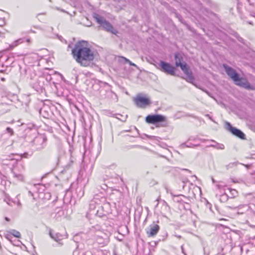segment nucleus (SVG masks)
<instances>
[{
	"mask_svg": "<svg viewBox=\"0 0 255 255\" xmlns=\"http://www.w3.org/2000/svg\"><path fill=\"white\" fill-rule=\"evenodd\" d=\"M88 235L92 238L100 237L104 239L109 238V234L100 230L99 225L92 227L88 233Z\"/></svg>",
	"mask_w": 255,
	"mask_h": 255,
	"instance_id": "5",
	"label": "nucleus"
},
{
	"mask_svg": "<svg viewBox=\"0 0 255 255\" xmlns=\"http://www.w3.org/2000/svg\"><path fill=\"white\" fill-rule=\"evenodd\" d=\"M93 240H95L98 244L99 245H101L102 246H104L107 245L109 242V238L106 239H104L103 238L96 237V238H92Z\"/></svg>",
	"mask_w": 255,
	"mask_h": 255,
	"instance_id": "21",
	"label": "nucleus"
},
{
	"mask_svg": "<svg viewBox=\"0 0 255 255\" xmlns=\"http://www.w3.org/2000/svg\"><path fill=\"white\" fill-rule=\"evenodd\" d=\"M9 58L7 56H3L0 58V72H3L5 70L9 63L8 60Z\"/></svg>",
	"mask_w": 255,
	"mask_h": 255,
	"instance_id": "18",
	"label": "nucleus"
},
{
	"mask_svg": "<svg viewBox=\"0 0 255 255\" xmlns=\"http://www.w3.org/2000/svg\"><path fill=\"white\" fill-rule=\"evenodd\" d=\"M253 16L255 17V13H254L253 14H252Z\"/></svg>",
	"mask_w": 255,
	"mask_h": 255,
	"instance_id": "49",
	"label": "nucleus"
},
{
	"mask_svg": "<svg viewBox=\"0 0 255 255\" xmlns=\"http://www.w3.org/2000/svg\"><path fill=\"white\" fill-rule=\"evenodd\" d=\"M110 93L111 94H114L116 95L115 93H113L112 92H110ZM116 96V95H115Z\"/></svg>",
	"mask_w": 255,
	"mask_h": 255,
	"instance_id": "48",
	"label": "nucleus"
},
{
	"mask_svg": "<svg viewBox=\"0 0 255 255\" xmlns=\"http://www.w3.org/2000/svg\"><path fill=\"white\" fill-rule=\"evenodd\" d=\"M232 181L234 183H239L240 182V181H239L238 180H235V179H232Z\"/></svg>",
	"mask_w": 255,
	"mask_h": 255,
	"instance_id": "39",
	"label": "nucleus"
},
{
	"mask_svg": "<svg viewBox=\"0 0 255 255\" xmlns=\"http://www.w3.org/2000/svg\"><path fill=\"white\" fill-rule=\"evenodd\" d=\"M44 77H37L35 76L34 80L30 82L32 87L38 93H42L44 91Z\"/></svg>",
	"mask_w": 255,
	"mask_h": 255,
	"instance_id": "7",
	"label": "nucleus"
},
{
	"mask_svg": "<svg viewBox=\"0 0 255 255\" xmlns=\"http://www.w3.org/2000/svg\"><path fill=\"white\" fill-rule=\"evenodd\" d=\"M194 177L196 179H197V177H196L195 175H194Z\"/></svg>",
	"mask_w": 255,
	"mask_h": 255,
	"instance_id": "56",
	"label": "nucleus"
},
{
	"mask_svg": "<svg viewBox=\"0 0 255 255\" xmlns=\"http://www.w3.org/2000/svg\"><path fill=\"white\" fill-rule=\"evenodd\" d=\"M89 206L90 208L93 210L97 208L101 207L102 208L103 210L102 213H101L99 210L97 211L96 215L99 217L105 216L110 212V204L106 202V199L105 197H101L100 199L98 195L95 196L94 199L91 201Z\"/></svg>",
	"mask_w": 255,
	"mask_h": 255,
	"instance_id": "2",
	"label": "nucleus"
},
{
	"mask_svg": "<svg viewBox=\"0 0 255 255\" xmlns=\"http://www.w3.org/2000/svg\"><path fill=\"white\" fill-rule=\"evenodd\" d=\"M216 187H217V188L220 190L221 191V192H222V191H225V186H222L221 185H216Z\"/></svg>",
	"mask_w": 255,
	"mask_h": 255,
	"instance_id": "31",
	"label": "nucleus"
},
{
	"mask_svg": "<svg viewBox=\"0 0 255 255\" xmlns=\"http://www.w3.org/2000/svg\"><path fill=\"white\" fill-rule=\"evenodd\" d=\"M229 196L225 192L221 195L220 197V201L221 202H226L228 200Z\"/></svg>",
	"mask_w": 255,
	"mask_h": 255,
	"instance_id": "24",
	"label": "nucleus"
},
{
	"mask_svg": "<svg viewBox=\"0 0 255 255\" xmlns=\"http://www.w3.org/2000/svg\"><path fill=\"white\" fill-rule=\"evenodd\" d=\"M211 141L214 142L215 144H214L210 145V146L214 147H215V148H216L217 149H224L225 146H224V144H221V143H217V142H216L214 140H211Z\"/></svg>",
	"mask_w": 255,
	"mask_h": 255,
	"instance_id": "22",
	"label": "nucleus"
},
{
	"mask_svg": "<svg viewBox=\"0 0 255 255\" xmlns=\"http://www.w3.org/2000/svg\"><path fill=\"white\" fill-rule=\"evenodd\" d=\"M174 59H175V63L176 67H180L182 66L185 62H182L183 61V57L182 55L177 52L175 53L174 54Z\"/></svg>",
	"mask_w": 255,
	"mask_h": 255,
	"instance_id": "19",
	"label": "nucleus"
},
{
	"mask_svg": "<svg viewBox=\"0 0 255 255\" xmlns=\"http://www.w3.org/2000/svg\"><path fill=\"white\" fill-rule=\"evenodd\" d=\"M183 73L187 76L186 80L192 84H193L194 81V77L192 75V72L189 66L186 63H185L182 66L180 67Z\"/></svg>",
	"mask_w": 255,
	"mask_h": 255,
	"instance_id": "13",
	"label": "nucleus"
},
{
	"mask_svg": "<svg viewBox=\"0 0 255 255\" xmlns=\"http://www.w3.org/2000/svg\"><path fill=\"white\" fill-rule=\"evenodd\" d=\"M78 237H79V236H78V235H76V236H75V237H74V239H75V240H77V238H78Z\"/></svg>",
	"mask_w": 255,
	"mask_h": 255,
	"instance_id": "46",
	"label": "nucleus"
},
{
	"mask_svg": "<svg viewBox=\"0 0 255 255\" xmlns=\"http://www.w3.org/2000/svg\"><path fill=\"white\" fill-rule=\"evenodd\" d=\"M240 164V163L238 161L231 162L226 165V168L227 169H229L230 168H233L237 166L238 164Z\"/></svg>",
	"mask_w": 255,
	"mask_h": 255,
	"instance_id": "26",
	"label": "nucleus"
},
{
	"mask_svg": "<svg viewBox=\"0 0 255 255\" xmlns=\"http://www.w3.org/2000/svg\"><path fill=\"white\" fill-rule=\"evenodd\" d=\"M17 42L18 43V44L20 43H22L24 42V38H20L17 40H16Z\"/></svg>",
	"mask_w": 255,
	"mask_h": 255,
	"instance_id": "34",
	"label": "nucleus"
},
{
	"mask_svg": "<svg viewBox=\"0 0 255 255\" xmlns=\"http://www.w3.org/2000/svg\"><path fill=\"white\" fill-rule=\"evenodd\" d=\"M18 45V43L17 42L16 40L14 41L10 45V47L12 48Z\"/></svg>",
	"mask_w": 255,
	"mask_h": 255,
	"instance_id": "33",
	"label": "nucleus"
},
{
	"mask_svg": "<svg viewBox=\"0 0 255 255\" xmlns=\"http://www.w3.org/2000/svg\"><path fill=\"white\" fill-rule=\"evenodd\" d=\"M114 255H116V254H115Z\"/></svg>",
	"mask_w": 255,
	"mask_h": 255,
	"instance_id": "58",
	"label": "nucleus"
},
{
	"mask_svg": "<svg viewBox=\"0 0 255 255\" xmlns=\"http://www.w3.org/2000/svg\"><path fill=\"white\" fill-rule=\"evenodd\" d=\"M4 201L10 206H13V204L14 205H17L18 207H21V203L18 199H16V200L14 201L10 199L9 198H6L4 199Z\"/></svg>",
	"mask_w": 255,
	"mask_h": 255,
	"instance_id": "20",
	"label": "nucleus"
},
{
	"mask_svg": "<svg viewBox=\"0 0 255 255\" xmlns=\"http://www.w3.org/2000/svg\"><path fill=\"white\" fill-rule=\"evenodd\" d=\"M229 208L236 211L237 215H243L245 221H248L255 215V212L248 204H241L237 207Z\"/></svg>",
	"mask_w": 255,
	"mask_h": 255,
	"instance_id": "3",
	"label": "nucleus"
},
{
	"mask_svg": "<svg viewBox=\"0 0 255 255\" xmlns=\"http://www.w3.org/2000/svg\"><path fill=\"white\" fill-rule=\"evenodd\" d=\"M45 190V186L44 185L42 184H36L32 186L30 190L28 191V193L30 195L33 196L32 192H34L39 193L40 196H41Z\"/></svg>",
	"mask_w": 255,
	"mask_h": 255,
	"instance_id": "16",
	"label": "nucleus"
},
{
	"mask_svg": "<svg viewBox=\"0 0 255 255\" xmlns=\"http://www.w3.org/2000/svg\"><path fill=\"white\" fill-rule=\"evenodd\" d=\"M216 255H223V254H218Z\"/></svg>",
	"mask_w": 255,
	"mask_h": 255,
	"instance_id": "51",
	"label": "nucleus"
},
{
	"mask_svg": "<svg viewBox=\"0 0 255 255\" xmlns=\"http://www.w3.org/2000/svg\"><path fill=\"white\" fill-rule=\"evenodd\" d=\"M189 140H195L193 137H190L189 138Z\"/></svg>",
	"mask_w": 255,
	"mask_h": 255,
	"instance_id": "40",
	"label": "nucleus"
},
{
	"mask_svg": "<svg viewBox=\"0 0 255 255\" xmlns=\"http://www.w3.org/2000/svg\"><path fill=\"white\" fill-rule=\"evenodd\" d=\"M133 101L136 106L139 108H145L151 103L149 99L139 95L135 97L133 99Z\"/></svg>",
	"mask_w": 255,
	"mask_h": 255,
	"instance_id": "8",
	"label": "nucleus"
},
{
	"mask_svg": "<svg viewBox=\"0 0 255 255\" xmlns=\"http://www.w3.org/2000/svg\"><path fill=\"white\" fill-rule=\"evenodd\" d=\"M87 43L82 41L77 43L72 50V53L76 61L81 65L87 66V62L92 61L94 54L91 50L86 47Z\"/></svg>",
	"mask_w": 255,
	"mask_h": 255,
	"instance_id": "1",
	"label": "nucleus"
},
{
	"mask_svg": "<svg viewBox=\"0 0 255 255\" xmlns=\"http://www.w3.org/2000/svg\"><path fill=\"white\" fill-rule=\"evenodd\" d=\"M159 226L154 223L151 224L146 230V234L148 237H154L157 235L159 230Z\"/></svg>",
	"mask_w": 255,
	"mask_h": 255,
	"instance_id": "17",
	"label": "nucleus"
},
{
	"mask_svg": "<svg viewBox=\"0 0 255 255\" xmlns=\"http://www.w3.org/2000/svg\"><path fill=\"white\" fill-rule=\"evenodd\" d=\"M159 65L161 67L160 70L172 76L175 75V69L170 63L161 61L160 62Z\"/></svg>",
	"mask_w": 255,
	"mask_h": 255,
	"instance_id": "10",
	"label": "nucleus"
},
{
	"mask_svg": "<svg viewBox=\"0 0 255 255\" xmlns=\"http://www.w3.org/2000/svg\"><path fill=\"white\" fill-rule=\"evenodd\" d=\"M225 127L226 128L230 131L234 135H235L242 139H246L245 134L240 129L232 127L230 123L226 122L225 123Z\"/></svg>",
	"mask_w": 255,
	"mask_h": 255,
	"instance_id": "9",
	"label": "nucleus"
},
{
	"mask_svg": "<svg viewBox=\"0 0 255 255\" xmlns=\"http://www.w3.org/2000/svg\"><path fill=\"white\" fill-rule=\"evenodd\" d=\"M5 133H9L10 136H12L14 133V131L12 128H7L5 130Z\"/></svg>",
	"mask_w": 255,
	"mask_h": 255,
	"instance_id": "30",
	"label": "nucleus"
},
{
	"mask_svg": "<svg viewBox=\"0 0 255 255\" xmlns=\"http://www.w3.org/2000/svg\"><path fill=\"white\" fill-rule=\"evenodd\" d=\"M86 234H82V237H86Z\"/></svg>",
	"mask_w": 255,
	"mask_h": 255,
	"instance_id": "45",
	"label": "nucleus"
},
{
	"mask_svg": "<svg viewBox=\"0 0 255 255\" xmlns=\"http://www.w3.org/2000/svg\"><path fill=\"white\" fill-rule=\"evenodd\" d=\"M103 252L101 250H97L95 255H92L90 252H87L84 255H103Z\"/></svg>",
	"mask_w": 255,
	"mask_h": 255,
	"instance_id": "28",
	"label": "nucleus"
},
{
	"mask_svg": "<svg viewBox=\"0 0 255 255\" xmlns=\"http://www.w3.org/2000/svg\"><path fill=\"white\" fill-rule=\"evenodd\" d=\"M223 67L224 69L227 73V74L233 80L236 81L238 80V76L239 74L236 71L235 69L232 68V67L224 64Z\"/></svg>",
	"mask_w": 255,
	"mask_h": 255,
	"instance_id": "15",
	"label": "nucleus"
},
{
	"mask_svg": "<svg viewBox=\"0 0 255 255\" xmlns=\"http://www.w3.org/2000/svg\"><path fill=\"white\" fill-rule=\"evenodd\" d=\"M203 91H204L205 92H206L208 95H210V93L206 90H203Z\"/></svg>",
	"mask_w": 255,
	"mask_h": 255,
	"instance_id": "43",
	"label": "nucleus"
},
{
	"mask_svg": "<svg viewBox=\"0 0 255 255\" xmlns=\"http://www.w3.org/2000/svg\"><path fill=\"white\" fill-rule=\"evenodd\" d=\"M199 139V140H200V141H203V142H204V141H205L206 140L205 139H200H200Z\"/></svg>",
	"mask_w": 255,
	"mask_h": 255,
	"instance_id": "44",
	"label": "nucleus"
},
{
	"mask_svg": "<svg viewBox=\"0 0 255 255\" xmlns=\"http://www.w3.org/2000/svg\"><path fill=\"white\" fill-rule=\"evenodd\" d=\"M78 251L75 250L73 252V255H78Z\"/></svg>",
	"mask_w": 255,
	"mask_h": 255,
	"instance_id": "37",
	"label": "nucleus"
},
{
	"mask_svg": "<svg viewBox=\"0 0 255 255\" xmlns=\"http://www.w3.org/2000/svg\"><path fill=\"white\" fill-rule=\"evenodd\" d=\"M24 166L22 164H17L12 170L13 178L17 181H22L24 180L23 172Z\"/></svg>",
	"mask_w": 255,
	"mask_h": 255,
	"instance_id": "6",
	"label": "nucleus"
},
{
	"mask_svg": "<svg viewBox=\"0 0 255 255\" xmlns=\"http://www.w3.org/2000/svg\"><path fill=\"white\" fill-rule=\"evenodd\" d=\"M206 117H208L210 120H211L212 121H213V122H215V121L213 120V119H212V117L211 116H210L209 114H206L205 115Z\"/></svg>",
	"mask_w": 255,
	"mask_h": 255,
	"instance_id": "35",
	"label": "nucleus"
},
{
	"mask_svg": "<svg viewBox=\"0 0 255 255\" xmlns=\"http://www.w3.org/2000/svg\"><path fill=\"white\" fill-rule=\"evenodd\" d=\"M10 233L11 235H12L15 237H16L18 238H19L20 237V233H19V232H18L16 230H12L10 231Z\"/></svg>",
	"mask_w": 255,
	"mask_h": 255,
	"instance_id": "29",
	"label": "nucleus"
},
{
	"mask_svg": "<svg viewBox=\"0 0 255 255\" xmlns=\"http://www.w3.org/2000/svg\"><path fill=\"white\" fill-rule=\"evenodd\" d=\"M127 117H128V116H126V117L125 118V119L126 120Z\"/></svg>",
	"mask_w": 255,
	"mask_h": 255,
	"instance_id": "53",
	"label": "nucleus"
},
{
	"mask_svg": "<svg viewBox=\"0 0 255 255\" xmlns=\"http://www.w3.org/2000/svg\"><path fill=\"white\" fill-rule=\"evenodd\" d=\"M26 41L29 42L30 41V39H26Z\"/></svg>",
	"mask_w": 255,
	"mask_h": 255,
	"instance_id": "50",
	"label": "nucleus"
},
{
	"mask_svg": "<svg viewBox=\"0 0 255 255\" xmlns=\"http://www.w3.org/2000/svg\"><path fill=\"white\" fill-rule=\"evenodd\" d=\"M70 166V164H68V165H67V166H68V167H69Z\"/></svg>",
	"mask_w": 255,
	"mask_h": 255,
	"instance_id": "55",
	"label": "nucleus"
},
{
	"mask_svg": "<svg viewBox=\"0 0 255 255\" xmlns=\"http://www.w3.org/2000/svg\"><path fill=\"white\" fill-rule=\"evenodd\" d=\"M228 189L230 191L231 198H234L238 195V192L236 190L231 188H228Z\"/></svg>",
	"mask_w": 255,
	"mask_h": 255,
	"instance_id": "27",
	"label": "nucleus"
},
{
	"mask_svg": "<svg viewBox=\"0 0 255 255\" xmlns=\"http://www.w3.org/2000/svg\"><path fill=\"white\" fill-rule=\"evenodd\" d=\"M186 171H188V172H190V170H188V169H185Z\"/></svg>",
	"mask_w": 255,
	"mask_h": 255,
	"instance_id": "52",
	"label": "nucleus"
},
{
	"mask_svg": "<svg viewBox=\"0 0 255 255\" xmlns=\"http://www.w3.org/2000/svg\"><path fill=\"white\" fill-rule=\"evenodd\" d=\"M175 236L178 239H180L181 238V236L180 235H175Z\"/></svg>",
	"mask_w": 255,
	"mask_h": 255,
	"instance_id": "41",
	"label": "nucleus"
},
{
	"mask_svg": "<svg viewBox=\"0 0 255 255\" xmlns=\"http://www.w3.org/2000/svg\"><path fill=\"white\" fill-rule=\"evenodd\" d=\"M49 234L50 237L56 241H60L62 239V236L59 233H57L55 235H53L50 232Z\"/></svg>",
	"mask_w": 255,
	"mask_h": 255,
	"instance_id": "23",
	"label": "nucleus"
},
{
	"mask_svg": "<svg viewBox=\"0 0 255 255\" xmlns=\"http://www.w3.org/2000/svg\"><path fill=\"white\" fill-rule=\"evenodd\" d=\"M242 164L244 165L247 168H249L251 166V165H250V164Z\"/></svg>",
	"mask_w": 255,
	"mask_h": 255,
	"instance_id": "38",
	"label": "nucleus"
},
{
	"mask_svg": "<svg viewBox=\"0 0 255 255\" xmlns=\"http://www.w3.org/2000/svg\"><path fill=\"white\" fill-rule=\"evenodd\" d=\"M46 138L42 135L35 137L33 142L36 150H40L42 149L46 145Z\"/></svg>",
	"mask_w": 255,
	"mask_h": 255,
	"instance_id": "11",
	"label": "nucleus"
},
{
	"mask_svg": "<svg viewBox=\"0 0 255 255\" xmlns=\"http://www.w3.org/2000/svg\"><path fill=\"white\" fill-rule=\"evenodd\" d=\"M93 16L96 20L97 22L104 29L115 34L117 33V31L114 28L112 24L109 21L105 19L104 17L101 16L99 14L94 13Z\"/></svg>",
	"mask_w": 255,
	"mask_h": 255,
	"instance_id": "4",
	"label": "nucleus"
},
{
	"mask_svg": "<svg viewBox=\"0 0 255 255\" xmlns=\"http://www.w3.org/2000/svg\"><path fill=\"white\" fill-rule=\"evenodd\" d=\"M122 58L125 60V61H126L127 63H129V64L131 66H136L135 64H134V63H132L130 60H129L128 59H127L126 58H125L124 57H122Z\"/></svg>",
	"mask_w": 255,
	"mask_h": 255,
	"instance_id": "32",
	"label": "nucleus"
},
{
	"mask_svg": "<svg viewBox=\"0 0 255 255\" xmlns=\"http://www.w3.org/2000/svg\"><path fill=\"white\" fill-rule=\"evenodd\" d=\"M101 188L103 190H106L107 188V186L106 184H103Z\"/></svg>",
	"mask_w": 255,
	"mask_h": 255,
	"instance_id": "36",
	"label": "nucleus"
},
{
	"mask_svg": "<svg viewBox=\"0 0 255 255\" xmlns=\"http://www.w3.org/2000/svg\"><path fill=\"white\" fill-rule=\"evenodd\" d=\"M238 80L234 81L236 83V84L248 90L254 89V86L251 85L247 79L243 78H240L239 75L238 76Z\"/></svg>",
	"mask_w": 255,
	"mask_h": 255,
	"instance_id": "14",
	"label": "nucleus"
},
{
	"mask_svg": "<svg viewBox=\"0 0 255 255\" xmlns=\"http://www.w3.org/2000/svg\"><path fill=\"white\" fill-rule=\"evenodd\" d=\"M165 120V117L161 115H149L145 118L146 122L149 124H156Z\"/></svg>",
	"mask_w": 255,
	"mask_h": 255,
	"instance_id": "12",
	"label": "nucleus"
},
{
	"mask_svg": "<svg viewBox=\"0 0 255 255\" xmlns=\"http://www.w3.org/2000/svg\"><path fill=\"white\" fill-rule=\"evenodd\" d=\"M5 220L7 221H10V219L8 217H5Z\"/></svg>",
	"mask_w": 255,
	"mask_h": 255,
	"instance_id": "42",
	"label": "nucleus"
},
{
	"mask_svg": "<svg viewBox=\"0 0 255 255\" xmlns=\"http://www.w3.org/2000/svg\"><path fill=\"white\" fill-rule=\"evenodd\" d=\"M254 182H255V181H254Z\"/></svg>",
	"mask_w": 255,
	"mask_h": 255,
	"instance_id": "57",
	"label": "nucleus"
},
{
	"mask_svg": "<svg viewBox=\"0 0 255 255\" xmlns=\"http://www.w3.org/2000/svg\"><path fill=\"white\" fill-rule=\"evenodd\" d=\"M200 145V144H192L191 143H184L181 144V146L184 147L186 146L187 147H190V148H194L195 147L198 146Z\"/></svg>",
	"mask_w": 255,
	"mask_h": 255,
	"instance_id": "25",
	"label": "nucleus"
},
{
	"mask_svg": "<svg viewBox=\"0 0 255 255\" xmlns=\"http://www.w3.org/2000/svg\"><path fill=\"white\" fill-rule=\"evenodd\" d=\"M212 182L213 183H215V180L214 178H212Z\"/></svg>",
	"mask_w": 255,
	"mask_h": 255,
	"instance_id": "47",
	"label": "nucleus"
},
{
	"mask_svg": "<svg viewBox=\"0 0 255 255\" xmlns=\"http://www.w3.org/2000/svg\"><path fill=\"white\" fill-rule=\"evenodd\" d=\"M117 119H120V118H119V117H117ZM120 120H122V121H123L122 119H120Z\"/></svg>",
	"mask_w": 255,
	"mask_h": 255,
	"instance_id": "54",
	"label": "nucleus"
}]
</instances>
